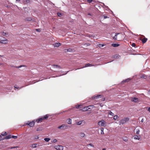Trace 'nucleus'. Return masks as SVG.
Here are the masks:
<instances>
[{
  "instance_id": "obj_37",
  "label": "nucleus",
  "mask_w": 150,
  "mask_h": 150,
  "mask_svg": "<svg viewBox=\"0 0 150 150\" xmlns=\"http://www.w3.org/2000/svg\"><path fill=\"white\" fill-rule=\"evenodd\" d=\"M81 106V105H76V108H80V107Z\"/></svg>"
},
{
  "instance_id": "obj_59",
  "label": "nucleus",
  "mask_w": 150,
  "mask_h": 150,
  "mask_svg": "<svg viewBox=\"0 0 150 150\" xmlns=\"http://www.w3.org/2000/svg\"><path fill=\"white\" fill-rule=\"evenodd\" d=\"M20 0H16V1H19Z\"/></svg>"
},
{
  "instance_id": "obj_1",
  "label": "nucleus",
  "mask_w": 150,
  "mask_h": 150,
  "mask_svg": "<svg viewBox=\"0 0 150 150\" xmlns=\"http://www.w3.org/2000/svg\"><path fill=\"white\" fill-rule=\"evenodd\" d=\"M48 116L47 115H45L44 117H42L38 119L35 120L36 122H37L38 123H40L42 122V121L45 119H47L48 118Z\"/></svg>"
},
{
  "instance_id": "obj_17",
  "label": "nucleus",
  "mask_w": 150,
  "mask_h": 150,
  "mask_svg": "<svg viewBox=\"0 0 150 150\" xmlns=\"http://www.w3.org/2000/svg\"><path fill=\"white\" fill-rule=\"evenodd\" d=\"M140 136L138 135H135L134 136V139H135L139 140L140 139Z\"/></svg>"
},
{
  "instance_id": "obj_15",
  "label": "nucleus",
  "mask_w": 150,
  "mask_h": 150,
  "mask_svg": "<svg viewBox=\"0 0 150 150\" xmlns=\"http://www.w3.org/2000/svg\"><path fill=\"white\" fill-rule=\"evenodd\" d=\"M94 66V65H93L92 64H90L88 63V64H86L85 65L84 67H82V68H84L85 67H91V66Z\"/></svg>"
},
{
  "instance_id": "obj_56",
  "label": "nucleus",
  "mask_w": 150,
  "mask_h": 150,
  "mask_svg": "<svg viewBox=\"0 0 150 150\" xmlns=\"http://www.w3.org/2000/svg\"><path fill=\"white\" fill-rule=\"evenodd\" d=\"M88 108L89 109V110H88L89 111H90V109H91L90 108V107H88Z\"/></svg>"
},
{
  "instance_id": "obj_20",
  "label": "nucleus",
  "mask_w": 150,
  "mask_h": 150,
  "mask_svg": "<svg viewBox=\"0 0 150 150\" xmlns=\"http://www.w3.org/2000/svg\"><path fill=\"white\" fill-rule=\"evenodd\" d=\"M147 40V39L146 38H143L142 40V41L143 43H145Z\"/></svg>"
},
{
  "instance_id": "obj_50",
  "label": "nucleus",
  "mask_w": 150,
  "mask_h": 150,
  "mask_svg": "<svg viewBox=\"0 0 150 150\" xmlns=\"http://www.w3.org/2000/svg\"><path fill=\"white\" fill-rule=\"evenodd\" d=\"M108 18V17H107V16H104V18Z\"/></svg>"
},
{
  "instance_id": "obj_21",
  "label": "nucleus",
  "mask_w": 150,
  "mask_h": 150,
  "mask_svg": "<svg viewBox=\"0 0 150 150\" xmlns=\"http://www.w3.org/2000/svg\"><path fill=\"white\" fill-rule=\"evenodd\" d=\"M130 79L128 78V79H127L125 80H123L122 81V82H128L130 80Z\"/></svg>"
},
{
  "instance_id": "obj_60",
  "label": "nucleus",
  "mask_w": 150,
  "mask_h": 150,
  "mask_svg": "<svg viewBox=\"0 0 150 150\" xmlns=\"http://www.w3.org/2000/svg\"><path fill=\"white\" fill-rule=\"evenodd\" d=\"M22 87H23V86H22V87H21L20 88H19V89H21V88H22Z\"/></svg>"
},
{
  "instance_id": "obj_24",
  "label": "nucleus",
  "mask_w": 150,
  "mask_h": 150,
  "mask_svg": "<svg viewBox=\"0 0 150 150\" xmlns=\"http://www.w3.org/2000/svg\"><path fill=\"white\" fill-rule=\"evenodd\" d=\"M50 139L49 138H45L44 139V140L46 141V142H49L50 140Z\"/></svg>"
},
{
  "instance_id": "obj_5",
  "label": "nucleus",
  "mask_w": 150,
  "mask_h": 150,
  "mask_svg": "<svg viewBox=\"0 0 150 150\" xmlns=\"http://www.w3.org/2000/svg\"><path fill=\"white\" fill-rule=\"evenodd\" d=\"M35 120H33L31 122H29V121H28L27 122V124L30 127H33L35 125Z\"/></svg>"
},
{
  "instance_id": "obj_28",
  "label": "nucleus",
  "mask_w": 150,
  "mask_h": 150,
  "mask_svg": "<svg viewBox=\"0 0 150 150\" xmlns=\"http://www.w3.org/2000/svg\"><path fill=\"white\" fill-rule=\"evenodd\" d=\"M108 114L111 116H113L114 115V114L111 111L109 112Z\"/></svg>"
},
{
  "instance_id": "obj_25",
  "label": "nucleus",
  "mask_w": 150,
  "mask_h": 150,
  "mask_svg": "<svg viewBox=\"0 0 150 150\" xmlns=\"http://www.w3.org/2000/svg\"><path fill=\"white\" fill-rule=\"evenodd\" d=\"M136 134H139V133L140 130L139 129H137L136 130Z\"/></svg>"
},
{
  "instance_id": "obj_64",
  "label": "nucleus",
  "mask_w": 150,
  "mask_h": 150,
  "mask_svg": "<svg viewBox=\"0 0 150 150\" xmlns=\"http://www.w3.org/2000/svg\"><path fill=\"white\" fill-rule=\"evenodd\" d=\"M0 137H1V136L0 135Z\"/></svg>"
},
{
  "instance_id": "obj_54",
  "label": "nucleus",
  "mask_w": 150,
  "mask_h": 150,
  "mask_svg": "<svg viewBox=\"0 0 150 150\" xmlns=\"http://www.w3.org/2000/svg\"><path fill=\"white\" fill-rule=\"evenodd\" d=\"M148 93L149 94H150V90L148 91Z\"/></svg>"
},
{
  "instance_id": "obj_26",
  "label": "nucleus",
  "mask_w": 150,
  "mask_h": 150,
  "mask_svg": "<svg viewBox=\"0 0 150 150\" xmlns=\"http://www.w3.org/2000/svg\"><path fill=\"white\" fill-rule=\"evenodd\" d=\"M119 118V117H118L117 115H115L113 119L115 120H117Z\"/></svg>"
},
{
  "instance_id": "obj_34",
  "label": "nucleus",
  "mask_w": 150,
  "mask_h": 150,
  "mask_svg": "<svg viewBox=\"0 0 150 150\" xmlns=\"http://www.w3.org/2000/svg\"><path fill=\"white\" fill-rule=\"evenodd\" d=\"M36 144H33L32 145V147H33V148H36V147H37V145H36Z\"/></svg>"
},
{
  "instance_id": "obj_14",
  "label": "nucleus",
  "mask_w": 150,
  "mask_h": 150,
  "mask_svg": "<svg viewBox=\"0 0 150 150\" xmlns=\"http://www.w3.org/2000/svg\"><path fill=\"white\" fill-rule=\"evenodd\" d=\"M112 57L116 59L119 58L120 57V56L118 54H116L113 55Z\"/></svg>"
},
{
  "instance_id": "obj_7",
  "label": "nucleus",
  "mask_w": 150,
  "mask_h": 150,
  "mask_svg": "<svg viewBox=\"0 0 150 150\" xmlns=\"http://www.w3.org/2000/svg\"><path fill=\"white\" fill-rule=\"evenodd\" d=\"M54 148L57 150H63V147L61 145L55 146Z\"/></svg>"
},
{
  "instance_id": "obj_3",
  "label": "nucleus",
  "mask_w": 150,
  "mask_h": 150,
  "mask_svg": "<svg viewBox=\"0 0 150 150\" xmlns=\"http://www.w3.org/2000/svg\"><path fill=\"white\" fill-rule=\"evenodd\" d=\"M98 124L100 126L105 127L106 126V122L103 120L99 121L98 122Z\"/></svg>"
},
{
  "instance_id": "obj_57",
  "label": "nucleus",
  "mask_w": 150,
  "mask_h": 150,
  "mask_svg": "<svg viewBox=\"0 0 150 150\" xmlns=\"http://www.w3.org/2000/svg\"><path fill=\"white\" fill-rule=\"evenodd\" d=\"M92 36V35H89V37H91Z\"/></svg>"
},
{
  "instance_id": "obj_27",
  "label": "nucleus",
  "mask_w": 150,
  "mask_h": 150,
  "mask_svg": "<svg viewBox=\"0 0 150 150\" xmlns=\"http://www.w3.org/2000/svg\"><path fill=\"white\" fill-rule=\"evenodd\" d=\"M83 121H81L77 122L76 124L78 125H80L82 124V122Z\"/></svg>"
},
{
  "instance_id": "obj_10",
  "label": "nucleus",
  "mask_w": 150,
  "mask_h": 150,
  "mask_svg": "<svg viewBox=\"0 0 150 150\" xmlns=\"http://www.w3.org/2000/svg\"><path fill=\"white\" fill-rule=\"evenodd\" d=\"M93 106V105H90V106H88L85 107L83 109H81V110H82V111H86L88 110H89V109L88 108V107H90L91 106Z\"/></svg>"
},
{
  "instance_id": "obj_58",
  "label": "nucleus",
  "mask_w": 150,
  "mask_h": 150,
  "mask_svg": "<svg viewBox=\"0 0 150 150\" xmlns=\"http://www.w3.org/2000/svg\"><path fill=\"white\" fill-rule=\"evenodd\" d=\"M102 150H106V149L105 148H103Z\"/></svg>"
},
{
  "instance_id": "obj_4",
  "label": "nucleus",
  "mask_w": 150,
  "mask_h": 150,
  "mask_svg": "<svg viewBox=\"0 0 150 150\" xmlns=\"http://www.w3.org/2000/svg\"><path fill=\"white\" fill-rule=\"evenodd\" d=\"M131 101H132L134 103H139L141 102V101L139 99L135 97H132L131 98Z\"/></svg>"
},
{
  "instance_id": "obj_47",
  "label": "nucleus",
  "mask_w": 150,
  "mask_h": 150,
  "mask_svg": "<svg viewBox=\"0 0 150 150\" xmlns=\"http://www.w3.org/2000/svg\"><path fill=\"white\" fill-rule=\"evenodd\" d=\"M69 71H67L66 72V73L65 74H62V75H65V74H67V73Z\"/></svg>"
},
{
  "instance_id": "obj_23",
  "label": "nucleus",
  "mask_w": 150,
  "mask_h": 150,
  "mask_svg": "<svg viewBox=\"0 0 150 150\" xmlns=\"http://www.w3.org/2000/svg\"><path fill=\"white\" fill-rule=\"evenodd\" d=\"M11 135H8V136H6L5 137V138L6 139H8L11 138Z\"/></svg>"
},
{
  "instance_id": "obj_63",
  "label": "nucleus",
  "mask_w": 150,
  "mask_h": 150,
  "mask_svg": "<svg viewBox=\"0 0 150 150\" xmlns=\"http://www.w3.org/2000/svg\"><path fill=\"white\" fill-rule=\"evenodd\" d=\"M61 72H63V71H61Z\"/></svg>"
},
{
  "instance_id": "obj_32",
  "label": "nucleus",
  "mask_w": 150,
  "mask_h": 150,
  "mask_svg": "<svg viewBox=\"0 0 150 150\" xmlns=\"http://www.w3.org/2000/svg\"><path fill=\"white\" fill-rule=\"evenodd\" d=\"M100 129H101V134H104L103 128H101Z\"/></svg>"
},
{
  "instance_id": "obj_2",
  "label": "nucleus",
  "mask_w": 150,
  "mask_h": 150,
  "mask_svg": "<svg viewBox=\"0 0 150 150\" xmlns=\"http://www.w3.org/2000/svg\"><path fill=\"white\" fill-rule=\"evenodd\" d=\"M129 120V118L128 117H125L122 119L121 120L120 122V124H123L128 122Z\"/></svg>"
},
{
  "instance_id": "obj_55",
  "label": "nucleus",
  "mask_w": 150,
  "mask_h": 150,
  "mask_svg": "<svg viewBox=\"0 0 150 150\" xmlns=\"http://www.w3.org/2000/svg\"><path fill=\"white\" fill-rule=\"evenodd\" d=\"M56 76V77H57V76ZM56 77V76H53V77Z\"/></svg>"
},
{
  "instance_id": "obj_43",
  "label": "nucleus",
  "mask_w": 150,
  "mask_h": 150,
  "mask_svg": "<svg viewBox=\"0 0 150 150\" xmlns=\"http://www.w3.org/2000/svg\"><path fill=\"white\" fill-rule=\"evenodd\" d=\"M88 2L90 3L92 1V0H87Z\"/></svg>"
},
{
  "instance_id": "obj_41",
  "label": "nucleus",
  "mask_w": 150,
  "mask_h": 150,
  "mask_svg": "<svg viewBox=\"0 0 150 150\" xmlns=\"http://www.w3.org/2000/svg\"><path fill=\"white\" fill-rule=\"evenodd\" d=\"M136 45H135V44L134 43H133L132 44V47H135Z\"/></svg>"
},
{
  "instance_id": "obj_18",
  "label": "nucleus",
  "mask_w": 150,
  "mask_h": 150,
  "mask_svg": "<svg viewBox=\"0 0 150 150\" xmlns=\"http://www.w3.org/2000/svg\"><path fill=\"white\" fill-rule=\"evenodd\" d=\"M119 45H120L119 44H115V43L112 44V46L114 47H118L119 46Z\"/></svg>"
},
{
  "instance_id": "obj_22",
  "label": "nucleus",
  "mask_w": 150,
  "mask_h": 150,
  "mask_svg": "<svg viewBox=\"0 0 150 150\" xmlns=\"http://www.w3.org/2000/svg\"><path fill=\"white\" fill-rule=\"evenodd\" d=\"M52 66L54 67V68H61V67L59 66V65H52Z\"/></svg>"
},
{
  "instance_id": "obj_6",
  "label": "nucleus",
  "mask_w": 150,
  "mask_h": 150,
  "mask_svg": "<svg viewBox=\"0 0 150 150\" xmlns=\"http://www.w3.org/2000/svg\"><path fill=\"white\" fill-rule=\"evenodd\" d=\"M67 127V126L65 124H63L61 126H59L58 127V129H66Z\"/></svg>"
},
{
  "instance_id": "obj_40",
  "label": "nucleus",
  "mask_w": 150,
  "mask_h": 150,
  "mask_svg": "<svg viewBox=\"0 0 150 150\" xmlns=\"http://www.w3.org/2000/svg\"><path fill=\"white\" fill-rule=\"evenodd\" d=\"M14 88H19H19H20L19 87H18L17 85H15L14 86Z\"/></svg>"
},
{
  "instance_id": "obj_61",
  "label": "nucleus",
  "mask_w": 150,
  "mask_h": 150,
  "mask_svg": "<svg viewBox=\"0 0 150 150\" xmlns=\"http://www.w3.org/2000/svg\"><path fill=\"white\" fill-rule=\"evenodd\" d=\"M88 14L89 15H91L89 13H88Z\"/></svg>"
},
{
  "instance_id": "obj_49",
  "label": "nucleus",
  "mask_w": 150,
  "mask_h": 150,
  "mask_svg": "<svg viewBox=\"0 0 150 150\" xmlns=\"http://www.w3.org/2000/svg\"><path fill=\"white\" fill-rule=\"evenodd\" d=\"M103 4L104 5V6L106 8H108V7L107 6H106L103 3Z\"/></svg>"
},
{
  "instance_id": "obj_11",
  "label": "nucleus",
  "mask_w": 150,
  "mask_h": 150,
  "mask_svg": "<svg viewBox=\"0 0 150 150\" xmlns=\"http://www.w3.org/2000/svg\"><path fill=\"white\" fill-rule=\"evenodd\" d=\"M66 50H67V52H74L75 51L74 49L72 48H69L67 49H66Z\"/></svg>"
},
{
  "instance_id": "obj_52",
  "label": "nucleus",
  "mask_w": 150,
  "mask_h": 150,
  "mask_svg": "<svg viewBox=\"0 0 150 150\" xmlns=\"http://www.w3.org/2000/svg\"><path fill=\"white\" fill-rule=\"evenodd\" d=\"M39 137L38 136H37L35 138V139H38Z\"/></svg>"
},
{
  "instance_id": "obj_33",
  "label": "nucleus",
  "mask_w": 150,
  "mask_h": 150,
  "mask_svg": "<svg viewBox=\"0 0 150 150\" xmlns=\"http://www.w3.org/2000/svg\"><path fill=\"white\" fill-rule=\"evenodd\" d=\"M1 135H2V136H4L6 135L7 133H6V132H3L2 133H1Z\"/></svg>"
},
{
  "instance_id": "obj_42",
  "label": "nucleus",
  "mask_w": 150,
  "mask_h": 150,
  "mask_svg": "<svg viewBox=\"0 0 150 150\" xmlns=\"http://www.w3.org/2000/svg\"><path fill=\"white\" fill-rule=\"evenodd\" d=\"M88 145H89V146H91L94 147V145L93 144H91V143L89 144H88Z\"/></svg>"
},
{
  "instance_id": "obj_51",
  "label": "nucleus",
  "mask_w": 150,
  "mask_h": 150,
  "mask_svg": "<svg viewBox=\"0 0 150 150\" xmlns=\"http://www.w3.org/2000/svg\"><path fill=\"white\" fill-rule=\"evenodd\" d=\"M144 122V119H142V120H141V122Z\"/></svg>"
},
{
  "instance_id": "obj_31",
  "label": "nucleus",
  "mask_w": 150,
  "mask_h": 150,
  "mask_svg": "<svg viewBox=\"0 0 150 150\" xmlns=\"http://www.w3.org/2000/svg\"><path fill=\"white\" fill-rule=\"evenodd\" d=\"M57 15L59 17H61L62 16V14L61 13L59 12L57 13Z\"/></svg>"
},
{
  "instance_id": "obj_45",
  "label": "nucleus",
  "mask_w": 150,
  "mask_h": 150,
  "mask_svg": "<svg viewBox=\"0 0 150 150\" xmlns=\"http://www.w3.org/2000/svg\"><path fill=\"white\" fill-rule=\"evenodd\" d=\"M2 34L4 36V35H5L6 34V33H4V32H3V33Z\"/></svg>"
},
{
  "instance_id": "obj_46",
  "label": "nucleus",
  "mask_w": 150,
  "mask_h": 150,
  "mask_svg": "<svg viewBox=\"0 0 150 150\" xmlns=\"http://www.w3.org/2000/svg\"><path fill=\"white\" fill-rule=\"evenodd\" d=\"M144 77H145V76H144V75H142L141 76V78H144Z\"/></svg>"
},
{
  "instance_id": "obj_44",
  "label": "nucleus",
  "mask_w": 150,
  "mask_h": 150,
  "mask_svg": "<svg viewBox=\"0 0 150 150\" xmlns=\"http://www.w3.org/2000/svg\"><path fill=\"white\" fill-rule=\"evenodd\" d=\"M36 30L38 31V32H40V29H36Z\"/></svg>"
},
{
  "instance_id": "obj_35",
  "label": "nucleus",
  "mask_w": 150,
  "mask_h": 150,
  "mask_svg": "<svg viewBox=\"0 0 150 150\" xmlns=\"http://www.w3.org/2000/svg\"><path fill=\"white\" fill-rule=\"evenodd\" d=\"M42 127L38 128L37 129V131H41V130H42Z\"/></svg>"
},
{
  "instance_id": "obj_8",
  "label": "nucleus",
  "mask_w": 150,
  "mask_h": 150,
  "mask_svg": "<svg viewBox=\"0 0 150 150\" xmlns=\"http://www.w3.org/2000/svg\"><path fill=\"white\" fill-rule=\"evenodd\" d=\"M103 97V95H96L93 96L92 97V98L93 99H97L99 98H101Z\"/></svg>"
},
{
  "instance_id": "obj_38",
  "label": "nucleus",
  "mask_w": 150,
  "mask_h": 150,
  "mask_svg": "<svg viewBox=\"0 0 150 150\" xmlns=\"http://www.w3.org/2000/svg\"><path fill=\"white\" fill-rule=\"evenodd\" d=\"M11 137L14 139H16L17 138V136L13 135Z\"/></svg>"
},
{
  "instance_id": "obj_12",
  "label": "nucleus",
  "mask_w": 150,
  "mask_h": 150,
  "mask_svg": "<svg viewBox=\"0 0 150 150\" xmlns=\"http://www.w3.org/2000/svg\"><path fill=\"white\" fill-rule=\"evenodd\" d=\"M61 44L60 43H55L53 45L54 47H58L61 45Z\"/></svg>"
},
{
  "instance_id": "obj_39",
  "label": "nucleus",
  "mask_w": 150,
  "mask_h": 150,
  "mask_svg": "<svg viewBox=\"0 0 150 150\" xmlns=\"http://www.w3.org/2000/svg\"><path fill=\"white\" fill-rule=\"evenodd\" d=\"M25 66L24 65H21L19 66L16 67L17 68H19L21 67H22Z\"/></svg>"
},
{
  "instance_id": "obj_13",
  "label": "nucleus",
  "mask_w": 150,
  "mask_h": 150,
  "mask_svg": "<svg viewBox=\"0 0 150 150\" xmlns=\"http://www.w3.org/2000/svg\"><path fill=\"white\" fill-rule=\"evenodd\" d=\"M25 21H34V20H33V19H32V18L30 17H28L25 19Z\"/></svg>"
},
{
  "instance_id": "obj_9",
  "label": "nucleus",
  "mask_w": 150,
  "mask_h": 150,
  "mask_svg": "<svg viewBox=\"0 0 150 150\" xmlns=\"http://www.w3.org/2000/svg\"><path fill=\"white\" fill-rule=\"evenodd\" d=\"M8 43V40L6 39L4 40H0V43L6 44Z\"/></svg>"
},
{
  "instance_id": "obj_48",
  "label": "nucleus",
  "mask_w": 150,
  "mask_h": 150,
  "mask_svg": "<svg viewBox=\"0 0 150 150\" xmlns=\"http://www.w3.org/2000/svg\"><path fill=\"white\" fill-rule=\"evenodd\" d=\"M148 111L150 112V107H149L148 109Z\"/></svg>"
},
{
  "instance_id": "obj_36",
  "label": "nucleus",
  "mask_w": 150,
  "mask_h": 150,
  "mask_svg": "<svg viewBox=\"0 0 150 150\" xmlns=\"http://www.w3.org/2000/svg\"><path fill=\"white\" fill-rule=\"evenodd\" d=\"M18 146L10 147H9V148L10 149H14V148H18Z\"/></svg>"
},
{
  "instance_id": "obj_19",
  "label": "nucleus",
  "mask_w": 150,
  "mask_h": 150,
  "mask_svg": "<svg viewBox=\"0 0 150 150\" xmlns=\"http://www.w3.org/2000/svg\"><path fill=\"white\" fill-rule=\"evenodd\" d=\"M80 136L81 137H85V135L84 133H81L80 134Z\"/></svg>"
},
{
  "instance_id": "obj_62",
  "label": "nucleus",
  "mask_w": 150,
  "mask_h": 150,
  "mask_svg": "<svg viewBox=\"0 0 150 150\" xmlns=\"http://www.w3.org/2000/svg\"><path fill=\"white\" fill-rule=\"evenodd\" d=\"M126 140V139H125V140H124V141H125Z\"/></svg>"
},
{
  "instance_id": "obj_53",
  "label": "nucleus",
  "mask_w": 150,
  "mask_h": 150,
  "mask_svg": "<svg viewBox=\"0 0 150 150\" xmlns=\"http://www.w3.org/2000/svg\"><path fill=\"white\" fill-rule=\"evenodd\" d=\"M100 45H101V46L102 47H103V46H104L103 45V44H100Z\"/></svg>"
},
{
  "instance_id": "obj_30",
  "label": "nucleus",
  "mask_w": 150,
  "mask_h": 150,
  "mask_svg": "<svg viewBox=\"0 0 150 150\" xmlns=\"http://www.w3.org/2000/svg\"><path fill=\"white\" fill-rule=\"evenodd\" d=\"M57 140L56 139H53L51 141V142L53 143H55L56 142H57Z\"/></svg>"
},
{
  "instance_id": "obj_29",
  "label": "nucleus",
  "mask_w": 150,
  "mask_h": 150,
  "mask_svg": "<svg viewBox=\"0 0 150 150\" xmlns=\"http://www.w3.org/2000/svg\"><path fill=\"white\" fill-rule=\"evenodd\" d=\"M68 123L69 124H71V120L70 119H69L68 120Z\"/></svg>"
},
{
  "instance_id": "obj_16",
  "label": "nucleus",
  "mask_w": 150,
  "mask_h": 150,
  "mask_svg": "<svg viewBox=\"0 0 150 150\" xmlns=\"http://www.w3.org/2000/svg\"><path fill=\"white\" fill-rule=\"evenodd\" d=\"M118 34H119V33H116L115 34V35L114 36L113 38V39L114 40H117V35H118Z\"/></svg>"
}]
</instances>
